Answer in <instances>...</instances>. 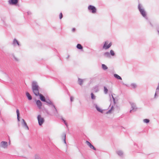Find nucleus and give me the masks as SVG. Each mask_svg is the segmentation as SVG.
I'll list each match as a JSON object with an SVG mask.
<instances>
[{
  "label": "nucleus",
  "instance_id": "f257e3e1",
  "mask_svg": "<svg viewBox=\"0 0 159 159\" xmlns=\"http://www.w3.org/2000/svg\"><path fill=\"white\" fill-rule=\"evenodd\" d=\"M32 88L34 94L36 96H39V87L37 82L34 81L32 82Z\"/></svg>",
  "mask_w": 159,
  "mask_h": 159
},
{
  "label": "nucleus",
  "instance_id": "f03ea898",
  "mask_svg": "<svg viewBox=\"0 0 159 159\" xmlns=\"http://www.w3.org/2000/svg\"><path fill=\"white\" fill-rule=\"evenodd\" d=\"M138 8L142 16L145 18L147 19L146 13L142 6L140 4L139 5Z\"/></svg>",
  "mask_w": 159,
  "mask_h": 159
},
{
  "label": "nucleus",
  "instance_id": "7ed1b4c3",
  "mask_svg": "<svg viewBox=\"0 0 159 159\" xmlns=\"http://www.w3.org/2000/svg\"><path fill=\"white\" fill-rule=\"evenodd\" d=\"M129 103L131 106L132 109L130 111V112H131L132 111H135L137 109V107L135 104L133 102H130Z\"/></svg>",
  "mask_w": 159,
  "mask_h": 159
},
{
  "label": "nucleus",
  "instance_id": "20e7f679",
  "mask_svg": "<svg viewBox=\"0 0 159 159\" xmlns=\"http://www.w3.org/2000/svg\"><path fill=\"white\" fill-rule=\"evenodd\" d=\"M93 106L96 108L97 111L98 112L102 113H104V112L105 111V110L102 109V108L99 106L97 104H94Z\"/></svg>",
  "mask_w": 159,
  "mask_h": 159
},
{
  "label": "nucleus",
  "instance_id": "39448f33",
  "mask_svg": "<svg viewBox=\"0 0 159 159\" xmlns=\"http://www.w3.org/2000/svg\"><path fill=\"white\" fill-rule=\"evenodd\" d=\"M37 119L39 125L41 126L44 122V119L40 115H39L37 117Z\"/></svg>",
  "mask_w": 159,
  "mask_h": 159
},
{
  "label": "nucleus",
  "instance_id": "423d86ee",
  "mask_svg": "<svg viewBox=\"0 0 159 159\" xmlns=\"http://www.w3.org/2000/svg\"><path fill=\"white\" fill-rule=\"evenodd\" d=\"M112 44L111 43H109V42L108 41H106L104 43V44L103 47V48L104 49H107L110 48Z\"/></svg>",
  "mask_w": 159,
  "mask_h": 159
},
{
  "label": "nucleus",
  "instance_id": "0eeeda50",
  "mask_svg": "<svg viewBox=\"0 0 159 159\" xmlns=\"http://www.w3.org/2000/svg\"><path fill=\"white\" fill-rule=\"evenodd\" d=\"M49 106H51L52 107H53L55 110V112H57V109L55 107V105H54L53 103L50 100L48 99L46 100L45 102Z\"/></svg>",
  "mask_w": 159,
  "mask_h": 159
},
{
  "label": "nucleus",
  "instance_id": "6e6552de",
  "mask_svg": "<svg viewBox=\"0 0 159 159\" xmlns=\"http://www.w3.org/2000/svg\"><path fill=\"white\" fill-rule=\"evenodd\" d=\"M89 10L93 13H95L96 12V9L93 6L89 5L88 7Z\"/></svg>",
  "mask_w": 159,
  "mask_h": 159
},
{
  "label": "nucleus",
  "instance_id": "1a4fd4ad",
  "mask_svg": "<svg viewBox=\"0 0 159 159\" xmlns=\"http://www.w3.org/2000/svg\"><path fill=\"white\" fill-rule=\"evenodd\" d=\"M8 147V143L7 142L2 141L0 143V147L6 149Z\"/></svg>",
  "mask_w": 159,
  "mask_h": 159
},
{
  "label": "nucleus",
  "instance_id": "9d476101",
  "mask_svg": "<svg viewBox=\"0 0 159 159\" xmlns=\"http://www.w3.org/2000/svg\"><path fill=\"white\" fill-rule=\"evenodd\" d=\"M21 124L22 125V126L25 129H26L28 130H29V127L27 126L26 122H25L24 120L23 119H22Z\"/></svg>",
  "mask_w": 159,
  "mask_h": 159
},
{
  "label": "nucleus",
  "instance_id": "9b49d317",
  "mask_svg": "<svg viewBox=\"0 0 159 159\" xmlns=\"http://www.w3.org/2000/svg\"><path fill=\"white\" fill-rule=\"evenodd\" d=\"M18 2V0H9V3L10 5H16Z\"/></svg>",
  "mask_w": 159,
  "mask_h": 159
},
{
  "label": "nucleus",
  "instance_id": "f8f14e48",
  "mask_svg": "<svg viewBox=\"0 0 159 159\" xmlns=\"http://www.w3.org/2000/svg\"><path fill=\"white\" fill-rule=\"evenodd\" d=\"M12 44L15 46H16L17 45L19 46H20V44H19V42L16 39H14Z\"/></svg>",
  "mask_w": 159,
  "mask_h": 159
},
{
  "label": "nucleus",
  "instance_id": "ddd939ff",
  "mask_svg": "<svg viewBox=\"0 0 159 159\" xmlns=\"http://www.w3.org/2000/svg\"><path fill=\"white\" fill-rule=\"evenodd\" d=\"M86 144L89 146V147L94 150H96V148L94 147V146L92 145L91 143L89 141H86Z\"/></svg>",
  "mask_w": 159,
  "mask_h": 159
},
{
  "label": "nucleus",
  "instance_id": "4468645a",
  "mask_svg": "<svg viewBox=\"0 0 159 159\" xmlns=\"http://www.w3.org/2000/svg\"><path fill=\"white\" fill-rule=\"evenodd\" d=\"M36 104L38 108L39 109H40L41 108V106H42V103L39 100H37L36 101Z\"/></svg>",
  "mask_w": 159,
  "mask_h": 159
},
{
  "label": "nucleus",
  "instance_id": "2eb2a0df",
  "mask_svg": "<svg viewBox=\"0 0 159 159\" xmlns=\"http://www.w3.org/2000/svg\"><path fill=\"white\" fill-rule=\"evenodd\" d=\"M85 80V79H82L80 78L78 79V84L80 85H82L84 81Z\"/></svg>",
  "mask_w": 159,
  "mask_h": 159
},
{
  "label": "nucleus",
  "instance_id": "dca6fc26",
  "mask_svg": "<svg viewBox=\"0 0 159 159\" xmlns=\"http://www.w3.org/2000/svg\"><path fill=\"white\" fill-rule=\"evenodd\" d=\"M39 96L40 98L42 101L44 102H45L46 100L45 99V98L42 94H39Z\"/></svg>",
  "mask_w": 159,
  "mask_h": 159
},
{
  "label": "nucleus",
  "instance_id": "f3484780",
  "mask_svg": "<svg viewBox=\"0 0 159 159\" xmlns=\"http://www.w3.org/2000/svg\"><path fill=\"white\" fill-rule=\"evenodd\" d=\"M104 56L107 58H110L111 57L110 54L109 52H106L104 53Z\"/></svg>",
  "mask_w": 159,
  "mask_h": 159
},
{
  "label": "nucleus",
  "instance_id": "a211bd4d",
  "mask_svg": "<svg viewBox=\"0 0 159 159\" xmlns=\"http://www.w3.org/2000/svg\"><path fill=\"white\" fill-rule=\"evenodd\" d=\"M116 153L119 156H121L123 155V151L120 150H119L116 151Z\"/></svg>",
  "mask_w": 159,
  "mask_h": 159
},
{
  "label": "nucleus",
  "instance_id": "6ab92c4d",
  "mask_svg": "<svg viewBox=\"0 0 159 159\" xmlns=\"http://www.w3.org/2000/svg\"><path fill=\"white\" fill-rule=\"evenodd\" d=\"M26 95L29 100H31L32 99V97L30 93L28 92L26 93Z\"/></svg>",
  "mask_w": 159,
  "mask_h": 159
},
{
  "label": "nucleus",
  "instance_id": "aec40b11",
  "mask_svg": "<svg viewBox=\"0 0 159 159\" xmlns=\"http://www.w3.org/2000/svg\"><path fill=\"white\" fill-rule=\"evenodd\" d=\"M12 57H13V59H14V60L16 61H17V62H18L19 61V59L17 57H16L15 55H12Z\"/></svg>",
  "mask_w": 159,
  "mask_h": 159
},
{
  "label": "nucleus",
  "instance_id": "412c9836",
  "mask_svg": "<svg viewBox=\"0 0 159 159\" xmlns=\"http://www.w3.org/2000/svg\"><path fill=\"white\" fill-rule=\"evenodd\" d=\"M102 68L104 70H106L108 69L107 67L105 64H102Z\"/></svg>",
  "mask_w": 159,
  "mask_h": 159
},
{
  "label": "nucleus",
  "instance_id": "4be33fe9",
  "mask_svg": "<svg viewBox=\"0 0 159 159\" xmlns=\"http://www.w3.org/2000/svg\"><path fill=\"white\" fill-rule=\"evenodd\" d=\"M114 110V108L113 106H112L111 107V108L110 110H109L108 111L106 112V114H108L111 113Z\"/></svg>",
  "mask_w": 159,
  "mask_h": 159
},
{
  "label": "nucleus",
  "instance_id": "5701e85b",
  "mask_svg": "<svg viewBox=\"0 0 159 159\" xmlns=\"http://www.w3.org/2000/svg\"><path fill=\"white\" fill-rule=\"evenodd\" d=\"M114 76L116 78L118 79L122 80L121 78L116 74H114Z\"/></svg>",
  "mask_w": 159,
  "mask_h": 159
},
{
  "label": "nucleus",
  "instance_id": "b1692460",
  "mask_svg": "<svg viewBox=\"0 0 159 159\" xmlns=\"http://www.w3.org/2000/svg\"><path fill=\"white\" fill-rule=\"evenodd\" d=\"M110 54L112 56H114L115 55V53L112 50H111L110 51Z\"/></svg>",
  "mask_w": 159,
  "mask_h": 159
},
{
  "label": "nucleus",
  "instance_id": "393cba45",
  "mask_svg": "<svg viewBox=\"0 0 159 159\" xmlns=\"http://www.w3.org/2000/svg\"><path fill=\"white\" fill-rule=\"evenodd\" d=\"M34 157L35 159H41V158L40 156L38 154L35 155Z\"/></svg>",
  "mask_w": 159,
  "mask_h": 159
},
{
  "label": "nucleus",
  "instance_id": "a878e982",
  "mask_svg": "<svg viewBox=\"0 0 159 159\" xmlns=\"http://www.w3.org/2000/svg\"><path fill=\"white\" fill-rule=\"evenodd\" d=\"M130 86L133 88H136L137 86V84L135 83L131 84Z\"/></svg>",
  "mask_w": 159,
  "mask_h": 159
},
{
  "label": "nucleus",
  "instance_id": "bb28decb",
  "mask_svg": "<svg viewBox=\"0 0 159 159\" xmlns=\"http://www.w3.org/2000/svg\"><path fill=\"white\" fill-rule=\"evenodd\" d=\"M159 92V83L158 85V86L156 90V93H155V97H156V96L157 93H158Z\"/></svg>",
  "mask_w": 159,
  "mask_h": 159
},
{
  "label": "nucleus",
  "instance_id": "cd10ccee",
  "mask_svg": "<svg viewBox=\"0 0 159 159\" xmlns=\"http://www.w3.org/2000/svg\"><path fill=\"white\" fill-rule=\"evenodd\" d=\"M77 48L79 49H82L83 48L82 47L81 44H78L77 46Z\"/></svg>",
  "mask_w": 159,
  "mask_h": 159
},
{
  "label": "nucleus",
  "instance_id": "c85d7f7f",
  "mask_svg": "<svg viewBox=\"0 0 159 159\" xmlns=\"http://www.w3.org/2000/svg\"><path fill=\"white\" fill-rule=\"evenodd\" d=\"M149 120L148 119H144L143 120V122L146 123H149Z\"/></svg>",
  "mask_w": 159,
  "mask_h": 159
},
{
  "label": "nucleus",
  "instance_id": "c756f323",
  "mask_svg": "<svg viewBox=\"0 0 159 159\" xmlns=\"http://www.w3.org/2000/svg\"><path fill=\"white\" fill-rule=\"evenodd\" d=\"M108 91V89H107L106 87H104V92L105 94H107V93Z\"/></svg>",
  "mask_w": 159,
  "mask_h": 159
},
{
  "label": "nucleus",
  "instance_id": "7c9ffc66",
  "mask_svg": "<svg viewBox=\"0 0 159 159\" xmlns=\"http://www.w3.org/2000/svg\"><path fill=\"white\" fill-rule=\"evenodd\" d=\"M91 98L93 99H95V96L93 94V93H92L91 94Z\"/></svg>",
  "mask_w": 159,
  "mask_h": 159
},
{
  "label": "nucleus",
  "instance_id": "2f4dec72",
  "mask_svg": "<svg viewBox=\"0 0 159 159\" xmlns=\"http://www.w3.org/2000/svg\"><path fill=\"white\" fill-rule=\"evenodd\" d=\"M52 107V110H53V115H55L56 114H57V112H56L54 108L53 107Z\"/></svg>",
  "mask_w": 159,
  "mask_h": 159
},
{
  "label": "nucleus",
  "instance_id": "473e14b6",
  "mask_svg": "<svg viewBox=\"0 0 159 159\" xmlns=\"http://www.w3.org/2000/svg\"><path fill=\"white\" fill-rule=\"evenodd\" d=\"M64 136L63 140L64 141V143H66V134L65 133H64Z\"/></svg>",
  "mask_w": 159,
  "mask_h": 159
},
{
  "label": "nucleus",
  "instance_id": "72a5a7b5",
  "mask_svg": "<svg viewBox=\"0 0 159 159\" xmlns=\"http://www.w3.org/2000/svg\"><path fill=\"white\" fill-rule=\"evenodd\" d=\"M98 90H99V89L98 87H96L94 88V91L96 92H98Z\"/></svg>",
  "mask_w": 159,
  "mask_h": 159
},
{
  "label": "nucleus",
  "instance_id": "f704fd0d",
  "mask_svg": "<svg viewBox=\"0 0 159 159\" xmlns=\"http://www.w3.org/2000/svg\"><path fill=\"white\" fill-rule=\"evenodd\" d=\"M74 100V98L72 96L70 97V100L71 102H72Z\"/></svg>",
  "mask_w": 159,
  "mask_h": 159
},
{
  "label": "nucleus",
  "instance_id": "c9c22d12",
  "mask_svg": "<svg viewBox=\"0 0 159 159\" xmlns=\"http://www.w3.org/2000/svg\"><path fill=\"white\" fill-rule=\"evenodd\" d=\"M59 18L60 19H61L62 18V14L61 13H60V14Z\"/></svg>",
  "mask_w": 159,
  "mask_h": 159
},
{
  "label": "nucleus",
  "instance_id": "e433bc0d",
  "mask_svg": "<svg viewBox=\"0 0 159 159\" xmlns=\"http://www.w3.org/2000/svg\"><path fill=\"white\" fill-rule=\"evenodd\" d=\"M112 96V98H113V100L114 101V104H116V101H115V100L114 98L113 97V96L112 95H111Z\"/></svg>",
  "mask_w": 159,
  "mask_h": 159
},
{
  "label": "nucleus",
  "instance_id": "4c0bfd02",
  "mask_svg": "<svg viewBox=\"0 0 159 159\" xmlns=\"http://www.w3.org/2000/svg\"><path fill=\"white\" fill-rule=\"evenodd\" d=\"M16 112L17 116H19V111L18 109L16 110Z\"/></svg>",
  "mask_w": 159,
  "mask_h": 159
},
{
  "label": "nucleus",
  "instance_id": "58836bf2",
  "mask_svg": "<svg viewBox=\"0 0 159 159\" xmlns=\"http://www.w3.org/2000/svg\"><path fill=\"white\" fill-rule=\"evenodd\" d=\"M63 121L64 123L65 124V125H66V126H68V125L67 123L66 122V121L64 120H63Z\"/></svg>",
  "mask_w": 159,
  "mask_h": 159
},
{
  "label": "nucleus",
  "instance_id": "ea45409f",
  "mask_svg": "<svg viewBox=\"0 0 159 159\" xmlns=\"http://www.w3.org/2000/svg\"><path fill=\"white\" fill-rule=\"evenodd\" d=\"M17 119H18V121H20V117L19 116H17Z\"/></svg>",
  "mask_w": 159,
  "mask_h": 159
},
{
  "label": "nucleus",
  "instance_id": "a19ab883",
  "mask_svg": "<svg viewBox=\"0 0 159 159\" xmlns=\"http://www.w3.org/2000/svg\"><path fill=\"white\" fill-rule=\"evenodd\" d=\"M72 31L73 32H74L75 31V28H73L72 29Z\"/></svg>",
  "mask_w": 159,
  "mask_h": 159
},
{
  "label": "nucleus",
  "instance_id": "79ce46f5",
  "mask_svg": "<svg viewBox=\"0 0 159 159\" xmlns=\"http://www.w3.org/2000/svg\"><path fill=\"white\" fill-rule=\"evenodd\" d=\"M157 31H158V34H159V29L157 30Z\"/></svg>",
  "mask_w": 159,
  "mask_h": 159
},
{
  "label": "nucleus",
  "instance_id": "37998d69",
  "mask_svg": "<svg viewBox=\"0 0 159 159\" xmlns=\"http://www.w3.org/2000/svg\"><path fill=\"white\" fill-rule=\"evenodd\" d=\"M69 55H68V56L67 57V59L68 58H69Z\"/></svg>",
  "mask_w": 159,
  "mask_h": 159
}]
</instances>
